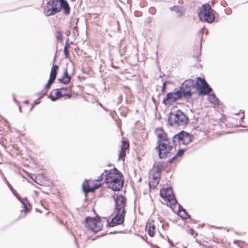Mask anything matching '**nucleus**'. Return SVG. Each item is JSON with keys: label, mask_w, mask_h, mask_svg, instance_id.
<instances>
[{"label": "nucleus", "mask_w": 248, "mask_h": 248, "mask_svg": "<svg viewBox=\"0 0 248 248\" xmlns=\"http://www.w3.org/2000/svg\"><path fill=\"white\" fill-rule=\"evenodd\" d=\"M86 226L94 232H98L101 230L103 224L99 217L95 218L87 217L85 220Z\"/></svg>", "instance_id": "0eeeda50"}, {"label": "nucleus", "mask_w": 248, "mask_h": 248, "mask_svg": "<svg viewBox=\"0 0 248 248\" xmlns=\"http://www.w3.org/2000/svg\"><path fill=\"white\" fill-rule=\"evenodd\" d=\"M153 18L152 17H148L145 20L146 23L149 24L152 22Z\"/></svg>", "instance_id": "2f4dec72"}, {"label": "nucleus", "mask_w": 248, "mask_h": 248, "mask_svg": "<svg viewBox=\"0 0 248 248\" xmlns=\"http://www.w3.org/2000/svg\"><path fill=\"white\" fill-rule=\"evenodd\" d=\"M56 38L58 41L62 42L63 41V36H62V32L60 30V29H58V30L56 31Z\"/></svg>", "instance_id": "bb28decb"}, {"label": "nucleus", "mask_w": 248, "mask_h": 248, "mask_svg": "<svg viewBox=\"0 0 248 248\" xmlns=\"http://www.w3.org/2000/svg\"><path fill=\"white\" fill-rule=\"evenodd\" d=\"M196 81L193 79L186 80L182 84V87L179 90L184 97L188 98L192 94L191 90L195 88Z\"/></svg>", "instance_id": "423d86ee"}, {"label": "nucleus", "mask_w": 248, "mask_h": 248, "mask_svg": "<svg viewBox=\"0 0 248 248\" xmlns=\"http://www.w3.org/2000/svg\"><path fill=\"white\" fill-rule=\"evenodd\" d=\"M49 4L52 5L55 14L61 11L60 0H49Z\"/></svg>", "instance_id": "a211bd4d"}, {"label": "nucleus", "mask_w": 248, "mask_h": 248, "mask_svg": "<svg viewBox=\"0 0 248 248\" xmlns=\"http://www.w3.org/2000/svg\"><path fill=\"white\" fill-rule=\"evenodd\" d=\"M179 212L180 213H183V214L181 215V217L183 219H187L190 217V216L187 214L185 209H184L182 206H179Z\"/></svg>", "instance_id": "393cba45"}, {"label": "nucleus", "mask_w": 248, "mask_h": 248, "mask_svg": "<svg viewBox=\"0 0 248 248\" xmlns=\"http://www.w3.org/2000/svg\"><path fill=\"white\" fill-rule=\"evenodd\" d=\"M59 68V67L58 65L56 64L53 65L51 69L49 78L45 86L46 90L49 89L52 84L54 82L58 72Z\"/></svg>", "instance_id": "ddd939ff"}, {"label": "nucleus", "mask_w": 248, "mask_h": 248, "mask_svg": "<svg viewBox=\"0 0 248 248\" xmlns=\"http://www.w3.org/2000/svg\"><path fill=\"white\" fill-rule=\"evenodd\" d=\"M196 86L199 94L201 95L208 94L212 90L205 79L199 77L197 78Z\"/></svg>", "instance_id": "1a4fd4ad"}, {"label": "nucleus", "mask_w": 248, "mask_h": 248, "mask_svg": "<svg viewBox=\"0 0 248 248\" xmlns=\"http://www.w3.org/2000/svg\"><path fill=\"white\" fill-rule=\"evenodd\" d=\"M101 183H96V181L88 180L85 181L82 184V188L83 191L88 193L93 191L95 189L100 187Z\"/></svg>", "instance_id": "9b49d317"}, {"label": "nucleus", "mask_w": 248, "mask_h": 248, "mask_svg": "<svg viewBox=\"0 0 248 248\" xmlns=\"http://www.w3.org/2000/svg\"><path fill=\"white\" fill-rule=\"evenodd\" d=\"M60 8L61 11L62 10L65 15H68L70 13V7L66 0H60Z\"/></svg>", "instance_id": "dca6fc26"}, {"label": "nucleus", "mask_w": 248, "mask_h": 248, "mask_svg": "<svg viewBox=\"0 0 248 248\" xmlns=\"http://www.w3.org/2000/svg\"><path fill=\"white\" fill-rule=\"evenodd\" d=\"M70 46L68 42H66L65 45L64 47V53L65 55V58L67 59L69 57V53L68 51V48Z\"/></svg>", "instance_id": "cd10ccee"}, {"label": "nucleus", "mask_w": 248, "mask_h": 248, "mask_svg": "<svg viewBox=\"0 0 248 248\" xmlns=\"http://www.w3.org/2000/svg\"><path fill=\"white\" fill-rule=\"evenodd\" d=\"M188 232L191 235H193L194 233L195 232V231L191 228L189 229L188 230Z\"/></svg>", "instance_id": "473e14b6"}, {"label": "nucleus", "mask_w": 248, "mask_h": 248, "mask_svg": "<svg viewBox=\"0 0 248 248\" xmlns=\"http://www.w3.org/2000/svg\"><path fill=\"white\" fill-rule=\"evenodd\" d=\"M244 118V115L243 114V116L241 118V120H243Z\"/></svg>", "instance_id": "c9c22d12"}, {"label": "nucleus", "mask_w": 248, "mask_h": 248, "mask_svg": "<svg viewBox=\"0 0 248 248\" xmlns=\"http://www.w3.org/2000/svg\"><path fill=\"white\" fill-rule=\"evenodd\" d=\"M124 89H125V92L126 91V90L128 89H127V88L126 87H124Z\"/></svg>", "instance_id": "4c0bfd02"}, {"label": "nucleus", "mask_w": 248, "mask_h": 248, "mask_svg": "<svg viewBox=\"0 0 248 248\" xmlns=\"http://www.w3.org/2000/svg\"><path fill=\"white\" fill-rule=\"evenodd\" d=\"M160 195L162 198L167 199L172 205L175 204L177 202L171 187H168L161 189L160 191Z\"/></svg>", "instance_id": "f8f14e48"}, {"label": "nucleus", "mask_w": 248, "mask_h": 248, "mask_svg": "<svg viewBox=\"0 0 248 248\" xmlns=\"http://www.w3.org/2000/svg\"><path fill=\"white\" fill-rule=\"evenodd\" d=\"M71 79V77L68 75L67 70L66 69L64 71L63 75L62 77L59 78V80L60 82L63 83L65 84L69 83Z\"/></svg>", "instance_id": "6ab92c4d"}, {"label": "nucleus", "mask_w": 248, "mask_h": 248, "mask_svg": "<svg viewBox=\"0 0 248 248\" xmlns=\"http://www.w3.org/2000/svg\"><path fill=\"white\" fill-rule=\"evenodd\" d=\"M154 171L155 172V174L153 176H158L160 177V173L163 169V167L161 163H158L156 165L154 164Z\"/></svg>", "instance_id": "4be33fe9"}, {"label": "nucleus", "mask_w": 248, "mask_h": 248, "mask_svg": "<svg viewBox=\"0 0 248 248\" xmlns=\"http://www.w3.org/2000/svg\"><path fill=\"white\" fill-rule=\"evenodd\" d=\"M156 133L158 139V146L156 149L158 152L159 158H165L172 149V143L170 141V139L167 134L161 129L157 130Z\"/></svg>", "instance_id": "f03ea898"}, {"label": "nucleus", "mask_w": 248, "mask_h": 248, "mask_svg": "<svg viewBox=\"0 0 248 248\" xmlns=\"http://www.w3.org/2000/svg\"><path fill=\"white\" fill-rule=\"evenodd\" d=\"M105 182L108 187L113 190L119 191L123 186L124 181L122 179V174L116 169L105 170Z\"/></svg>", "instance_id": "f257e3e1"}, {"label": "nucleus", "mask_w": 248, "mask_h": 248, "mask_svg": "<svg viewBox=\"0 0 248 248\" xmlns=\"http://www.w3.org/2000/svg\"><path fill=\"white\" fill-rule=\"evenodd\" d=\"M72 96V88L65 87L52 90L50 92L49 97L51 100L55 101L62 97L70 98Z\"/></svg>", "instance_id": "39448f33"}, {"label": "nucleus", "mask_w": 248, "mask_h": 248, "mask_svg": "<svg viewBox=\"0 0 248 248\" xmlns=\"http://www.w3.org/2000/svg\"><path fill=\"white\" fill-rule=\"evenodd\" d=\"M208 99L211 104H214L215 106L218 105L219 100L214 94H210L208 96Z\"/></svg>", "instance_id": "5701e85b"}, {"label": "nucleus", "mask_w": 248, "mask_h": 248, "mask_svg": "<svg viewBox=\"0 0 248 248\" xmlns=\"http://www.w3.org/2000/svg\"><path fill=\"white\" fill-rule=\"evenodd\" d=\"M170 11H174L179 16H182L185 13V10L182 7L179 6H174L170 7Z\"/></svg>", "instance_id": "aec40b11"}, {"label": "nucleus", "mask_w": 248, "mask_h": 248, "mask_svg": "<svg viewBox=\"0 0 248 248\" xmlns=\"http://www.w3.org/2000/svg\"><path fill=\"white\" fill-rule=\"evenodd\" d=\"M127 0V3H128V0Z\"/></svg>", "instance_id": "58836bf2"}, {"label": "nucleus", "mask_w": 248, "mask_h": 248, "mask_svg": "<svg viewBox=\"0 0 248 248\" xmlns=\"http://www.w3.org/2000/svg\"><path fill=\"white\" fill-rule=\"evenodd\" d=\"M124 220V214H120L117 211L116 216L111 219L110 222H108L109 227H113L117 225L120 224Z\"/></svg>", "instance_id": "4468645a"}, {"label": "nucleus", "mask_w": 248, "mask_h": 248, "mask_svg": "<svg viewBox=\"0 0 248 248\" xmlns=\"http://www.w3.org/2000/svg\"><path fill=\"white\" fill-rule=\"evenodd\" d=\"M52 5L49 4L48 1L44 8V13L46 16H50L55 14Z\"/></svg>", "instance_id": "f3484780"}, {"label": "nucleus", "mask_w": 248, "mask_h": 248, "mask_svg": "<svg viewBox=\"0 0 248 248\" xmlns=\"http://www.w3.org/2000/svg\"><path fill=\"white\" fill-rule=\"evenodd\" d=\"M129 144L127 141L125 140V151L129 148Z\"/></svg>", "instance_id": "72a5a7b5"}, {"label": "nucleus", "mask_w": 248, "mask_h": 248, "mask_svg": "<svg viewBox=\"0 0 248 248\" xmlns=\"http://www.w3.org/2000/svg\"><path fill=\"white\" fill-rule=\"evenodd\" d=\"M25 103H26V104H28V101L27 100H26V101H25Z\"/></svg>", "instance_id": "e433bc0d"}, {"label": "nucleus", "mask_w": 248, "mask_h": 248, "mask_svg": "<svg viewBox=\"0 0 248 248\" xmlns=\"http://www.w3.org/2000/svg\"><path fill=\"white\" fill-rule=\"evenodd\" d=\"M150 12L151 14H154L155 12V9L154 8H151L150 9Z\"/></svg>", "instance_id": "f704fd0d"}, {"label": "nucleus", "mask_w": 248, "mask_h": 248, "mask_svg": "<svg viewBox=\"0 0 248 248\" xmlns=\"http://www.w3.org/2000/svg\"><path fill=\"white\" fill-rule=\"evenodd\" d=\"M155 226L151 222L149 224L148 234L153 237L155 232Z\"/></svg>", "instance_id": "b1692460"}, {"label": "nucleus", "mask_w": 248, "mask_h": 248, "mask_svg": "<svg viewBox=\"0 0 248 248\" xmlns=\"http://www.w3.org/2000/svg\"><path fill=\"white\" fill-rule=\"evenodd\" d=\"M160 177L158 176H153V180L150 182L149 186L151 188H155L159 182Z\"/></svg>", "instance_id": "412c9836"}, {"label": "nucleus", "mask_w": 248, "mask_h": 248, "mask_svg": "<svg viewBox=\"0 0 248 248\" xmlns=\"http://www.w3.org/2000/svg\"><path fill=\"white\" fill-rule=\"evenodd\" d=\"M213 10L209 4L202 5L199 13V17L202 21L212 23L215 19Z\"/></svg>", "instance_id": "20e7f679"}, {"label": "nucleus", "mask_w": 248, "mask_h": 248, "mask_svg": "<svg viewBox=\"0 0 248 248\" xmlns=\"http://www.w3.org/2000/svg\"><path fill=\"white\" fill-rule=\"evenodd\" d=\"M183 96L181 91L175 89L173 92L167 94L166 97L163 100V103L166 105H169L181 98Z\"/></svg>", "instance_id": "9d476101"}, {"label": "nucleus", "mask_w": 248, "mask_h": 248, "mask_svg": "<svg viewBox=\"0 0 248 248\" xmlns=\"http://www.w3.org/2000/svg\"><path fill=\"white\" fill-rule=\"evenodd\" d=\"M115 203L116 211L120 214H124V197L122 195L117 196Z\"/></svg>", "instance_id": "2eb2a0df"}, {"label": "nucleus", "mask_w": 248, "mask_h": 248, "mask_svg": "<svg viewBox=\"0 0 248 248\" xmlns=\"http://www.w3.org/2000/svg\"><path fill=\"white\" fill-rule=\"evenodd\" d=\"M168 83V81H166L163 83V87H162V88L161 90L163 93H164L166 92V86L167 83Z\"/></svg>", "instance_id": "7c9ffc66"}, {"label": "nucleus", "mask_w": 248, "mask_h": 248, "mask_svg": "<svg viewBox=\"0 0 248 248\" xmlns=\"http://www.w3.org/2000/svg\"><path fill=\"white\" fill-rule=\"evenodd\" d=\"M188 121V117L180 109L171 112L168 117L170 124L175 127L185 125L187 123Z\"/></svg>", "instance_id": "7ed1b4c3"}, {"label": "nucleus", "mask_w": 248, "mask_h": 248, "mask_svg": "<svg viewBox=\"0 0 248 248\" xmlns=\"http://www.w3.org/2000/svg\"><path fill=\"white\" fill-rule=\"evenodd\" d=\"M185 150L184 149H180L176 155L174 156L173 157H172L171 159H170V162L172 163L174 160H175L178 157L181 156L184 153Z\"/></svg>", "instance_id": "a878e982"}, {"label": "nucleus", "mask_w": 248, "mask_h": 248, "mask_svg": "<svg viewBox=\"0 0 248 248\" xmlns=\"http://www.w3.org/2000/svg\"><path fill=\"white\" fill-rule=\"evenodd\" d=\"M172 142L173 144L176 143L178 141L180 145H187L192 141V137L190 135L188 134L184 131L175 135L172 137Z\"/></svg>", "instance_id": "6e6552de"}, {"label": "nucleus", "mask_w": 248, "mask_h": 248, "mask_svg": "<svg viewBox=\"0 0 248 248\" xmlns=\"http://www.w3.org/2000/svg\"><path fill=\"white\" fill-rule=\"evenodd\" d=\"M119 158L124 160V140L122 141L121 151L119 155Z\"/></svg>", "instance_id": "c85d7f7f"}, {"label": "nucleus", "mask_w": 248, "mask_h": 248, "mask_svg": "<svg viewBox=\"0 0 248 248\" xmlns=\"http://www.w3.org/2000/svg\"><path fill=\"white\" fill-rule=\"evenodd\" d=\"M103 179H104V174L102 173L95 181H96V183H101L100 182L102 181L103 180Z\"/></svg>", "instance_id": "c756f323"}]
</instances>
